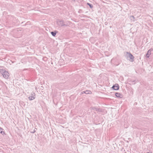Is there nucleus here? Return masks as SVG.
Masks as SVG:
<instances>
[{
	"label": "nucleus",
	"mask_w": 153,
	"mask_h": 153,
	"mask_svg": "<svg viewBox=\"0 0 153 153\" xmlns=\"http://www.w3.org/2000/svg\"><path fill=\"white\" fill-rule=\"evenodd\" d=\"M87 4L89 6V7L90 8H92L93 7V5L89 3H87Z\"/></svg>",
	"instance_id": "nucleus-12"
},
{
	"label": "nucleus",
	"mask_w": 153,
	"mask_h": 153,
	"mask_svg": "<svg viewBox=\"0 0 153 153\" xmlns=\"http://www.w3.org/2000/svg\"><path fill=\"white\" fill-rule=\"evenodd\" d=\"M28 99L29 100H32L34 99H35V97H34L33 96H30L28 97Z\"/></svg>",
	"instance_id": "nucleus-11"
},
{
	"label": "nucleus",
	"mask_w": 153,
	"mask_h": 153,
	"mask_svg": "<svg viewBox=\"0 0 153 153\" xmlns=\"http://www.w3.org/2000/svg\"><path fill=\"white\" fill-rule=\"evenodd\" d=\"M3 129L2 128L0 127V133L2 134L3 135H5V132L3 131Z\"/></svg>",
	"instance_id": "nucleus-7"
},
{
	"label": "nucleus",
	"mask_w": 153,
	"mask_h": 153,
	"mask_svg": "<svg viewBox=\"0 0 153 153\" xmlns=\"http://www.w3.org/2000/svg\"><path fill=\"white\" fill-rule=\"evenodd\" d=\"M150 55H149V54L147 53L146 54V56L147 58H149L150 56Z\"/></svg>",
	"instance_id": "nucleus-15"
},
{
	"label": "nucleus",
	"mask_w": 153,
	"mask_h": 153,
	"mask_svg": "<svg viewBox=\"0 0 153 153\" xmlns=\"http://www.w3.org/2000/svg\"><path fill=\"white\" fill-rule=\"evenodd\" d=\"M129 18L131 20L133 21H134L135 20V18L133 16H131L129 17Z\"/></svg>",
	"instance_id": "nucleus-8"
},
{
	"label": "nucleus",
	"mask_w": 153,
	"mask_h": 153,
	"mask_svg": "<svg viewBox=\"0 0 153 153\" xmlns=\"http://www.w3.org/2000/svg\"><path fill=\"white\" fill-rule=\"evenodd\" d=\"M33 94H34V95H35V93H33Z\"/></svg>",
	"instance_id": "nucleus-18"
},
{
	"label": "nucleus",
	"mask_w": 153,
	"mask_h": 153,
	"mask_svg": "<svg viewBox=\"0 0 153 153\" xmlns=\"http://www.w3.org/2000/svg\"><path fill=\"white\" fill-rule=\"evenodd\" d=\"M127 53L129 54V57L131 59L130 61L131 62H133L134 61V57L130 53L127 52Z\"/></svg>",
	"instance_id": "nucleus-4"
},
{
	"label": "nucleus",
	"mask_w": 153,
	"mask_h": 153,
	"mask_svg": "<svg viewBox=\"0 0 153 153\" xmlns=\"http://www.w3.org/2000/svg\"><path fill=\"white\" fill-rule=\"evenodd\" d=\"M82 94L83 93H85V91H82Z\"/></svg>",
	"instance_id": "nucleus-17"
},
{
	"label": "nucleus",
	"mask_w": 153,
	"mask_h": 153,
	"mask_svg": "<svg viewBox=\"0 0 153 153\" xmlns=\"http://www.w3.org/2000/svg\"><path fill=\"white\" fill-rule=\"evenodd\" d=\"M67 22H65L63 20H61L58 19L57 21V25L60 27H62L63 26H67V25L66 24Z\"/></svg>",
	"instance_id": "nucleus-2"
},
{
	"label": "nucleus",
	"mask_w": 153,
	"mask_h": 153,
	"mask_svg": "<svg viewBox=\"0 0 153 153\" xmlns=\"http://www.w3.org/2000/svg\"><path fill=\"white\" fill-rule=\"evenodd\" d=\"M135 80H131L130 82L132 84H134L135 83Z\"/></svg>",
	"instance_id": "nucleus-13"
},
{
	"label": "nucleus",
	"mask_w": 153,
	"mask_h": 153,
	"mask_svg": "<svg viewBox=\"0 0 153 153\" xmlns=\"http://www.w3.org/2000/svg\"><path fill=\"white\" fill-rule=\"evenodd\" d=\"M0 72L4 78L5 79H8L9 75V73L7 71H6L4 70L1 69L0 70Z\"/></svg>",
	"instance_id": "nucleus-1"
},
{
	"label": "nucleus",
	"mask_w": 153,
	"mask_h": 153,
	"mask_svg": "<svg viewBox=\"0 0 153 153\" xmlns=\"http://www.w3.org/2000/svg\"><path fill=\"white\" fill-rule=\"evenodd\" d=\"M36 131L35 129H34L32 131H31L30 133H34L36 132Z\"/></svg>",
	"instance_id": "nucleus-16"
},
{
	"label": "nucleus",
	"mask_w": 153,
	"mask_h": 153,
	"mask_svg": "<svg viewBox=\"0 0 153 153\" xmlns=\"http://www.w3.org/2000/svg\"><path fill=\"white\" fill-rule=\"evenodd\" d=\"M94 109H95V110L97 111H98V112L102 111L101 109L100 108H97L95 107H94Z\"/></svg>",
	"instance_id": "nucleus-9"
},
{
	"label": "nucleus",
	"mask_w": 153,
	"mask_h": 153,
	"mask_svg": "<svg viewBox=\"0 0 153 153\" xmlns=\"http://www.w3.org/2000/svg\"><path fill=\"white\" fill-rule=\"evenodd\" d=\"M153 51V48H151L148 51L147 53L150 55L151 53V51Z\"/></svg>",
	"instance_id": "nucleus-10"
},
{
	"label": "nucleus",
	"mask_w": 153,
	"mask_h": 153,
	"mask_svg": "<svg viewBox=\"0 0 153 153\" xmlns=\"http://www.w3.org/2000/svg\"><path fill=\"white\" fill-rule=\"evenodd\" d=\"M112 88L114 90H118L119 89V85L118 84H115L112 86Z\"/></svg>",
	"instance_id": "nucleus-3"
},
{
	"label": "nucleus",
	"mask_w": 153,
	"mask_h": 153,
	"mask_svg": "<svg viewBox=\"0 0 153 153\" xmlns=\"http://www.w3.org/2000/svg\"><path fill=\"white\" fill-rule=\"evenodd\" d=\"M115 96L118 98H122L123 97V95L122 94H121L119 93L116 92L115 93Z\"/></svg>",
	"instance_id": "nucleus-5"
},
{
	"label": "nucleus",
	"mask_w": 153,
	"mask_h": 153,
	"mask_svg": "<svg viewBox=\"0 0 153 153\" xmlns=\"http://www.w3.org/2000/svg\"><path fill=\"white\" fill-rule=\"evenodd\" d=\"M58 31L56 30H55L53 31H52L51 32V33L53 36H55L56 33H58Z\"/></svg>",
	"instance_id": "nucleus-6"
},
{
	"label": "nucleus",
	"mask_w": 153,
	"mask_h": 153,
	"mask_svg": "<svg viewBox=\"0 0 153 153\" xmlns=\"http://www.w3.org/2000/svg\"><path fill=\"white\" fill-rule=\"evenodd\" d=\"M91 92V91L89 90H86L85 91V94H90V92Z\"/></svg>",
	"instance_id": "nucleus-14"
}]
</instances>
